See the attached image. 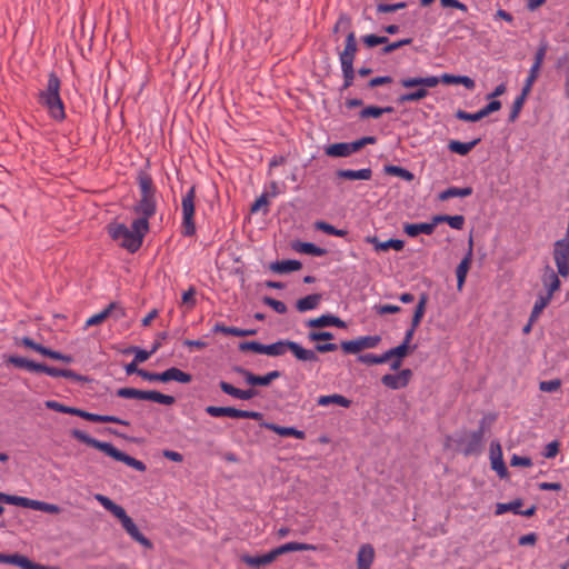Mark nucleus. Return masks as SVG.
Wrapping results in <instances>:
<instances>
[{"mask_svg": "<svg viewBox=\"0 0 569 569\" xmlns=\"http://www.w3.org/2000/svg\"><path fill=\"white\" fill-rule=\"evenodd\" d=\"M315 227L317 230H320L327 234L336 236V237H346L348 234V231L345 229H337L332 224L326 222V221H317L315 223Z\"/></svg>", "mask_w": 569, "mask_h": 569, "instance_id": "obj_44", "label": "nucleus"}, {"mask_svg": "<svg viewBox=\"0 0 569 569\" xmlns=\"http://www.w3.org/2000/svg\"><path fill=\"white\" fill-rule=\"evenodd\" d=\"M262 427L273 431L274 433L281 437H295L300 440H303L306 438V432L295 427H282L272 422H264L262 423Z\"/></svg>", "mask_w": 569, "mask_h": 569, "instance_id": "obj_24", "label": "nucleus"}, {"mask_svg": "<svg viewBox=\"0 0 569 569\" xmlns=\"http://www.w3.org/2000/svg\"><path fill=\"white\" fill-rule=\"evenodd\" d=\"M490 462L491 468L500 478H506L508 476V469L502 457V449L498 441H492L490 445Z\"/></svg>", "mask_w": 569, "mask_h": 569, "instance_id": "obj_16", "label": "nucleus"}, {"mask_svg": "<svg viewBox=\"0 0 569 569\" xmlns=\"http://www.w3.org/2000/svg\"><path fill=\"white\" fill-rule=\"evenodd\" d=\"M277 558L273 553V550L262 555V556H244L242 558L243 562L248 566L259 568L261 566H266L274 561Z\"/></svg>", "mask_w": 569, "mask_h": 569, "instance_id": "obj_36", "label": "nucleus"}, {"mask_svg": "<svg viewBox=\"0 0 569 569\" xmlns=\"http://www.w3.org/2000/svg\"><path fill=\"white\" fill-rule=\"evenodd\" d=\"M548 42L546 40H542L540 43H539V47L535 53V57H533V63L531 67H536L538 69H541V66L543 63V60L546 58V53L548 51Z\"/></svg>", "mask_w": 569, "mask_h": 569, "instance_id": "obj_51", "label": "nucleus"}, {"mask_svg": "<svg viewBox=\"0 0 569 569\" xmlns=\"http://www.w3.org/2000/svg\"><path fill=\"white\" fill-rule=\"evenodd\" d=\"M240 351H252L260 355H267V345L259 341H244L239 345Z\"/></svg>", "mask_w": 569, "mask_h": 569, "instance_id": "obj_46", "label": "nucleus"}, {"mask_svg": "<svg viewBox=\"0 0 569 569\" xmlns=\"http://www.w3.org/2000/svg\"><path fill=\"white\" fill-rule=\"evenodd\" d=\"M263 303L271 307L279 315H283L287 312L286 303L280 300H276L271 297H264Z\"/></svg>", "mask_w": 569, "mask_h": 569, "instance_id": "obj_59", "label": "nucleus"}, {"mask_svg": "<svg viewBox=\"0 0 569 569\" xmlns=\"http://www.w3.org/2000/svg\"><path fill=\"white\" fill-rule=\"evenodd\" d=\"M107 318H109V311L107 309V307L100 311L99 313H96L93 316H91L87 321H86V327H92V326H98L100 323H102Z\"/></svg>", "mask_w": 569, "mask_h": 569, "instance_id": "obj_62", "label": "nucleus"}, {"mask_svg": "<svg viewBox=\"0 0 569 569\" xmlns=\"http://www.w3.org/2000/svg\"><path fill=\"white\" fill-rule=\"evenodd\" d=\"M137 181L140 190V199L132 207V212L137 216L134 220L149 222V219L157 212V189L151 176L147 172H140Z\"/></svg>", "mask_w": 569, "mask_h": 569, "instance_id": "obj_3", "label": "nucleus"}, {"mask_svg": "<svg viewBox=\"0 0 569 569\" xmlns=\"http://www.w3.org/2000/svg\"><path fill=\"white\" fill-rule=\"evenodd\" d=\"M471 262H472V241L470 240L469 250L456 269L457 287L459 290H461L465 284L467 273L470 269Z\"/></svg>", "mask_w": 569, "mask_h": 569, "instance_id": "obj_21", "label": "nucleus"}, {"mask_svg": "<svg viewBox=\"0 0 569 569\" xmlns=\"http://www.w3.org/2000/svg\"><path fill=\"white\" fill-rule=\"evenodd\" d=\"M159 348V343H156L150 351L140 349V348H133L134 351V362L141 363L147 361L153 352Z\"/></svg>", "mask_w": 569, "mask_h": 569, "instance_id": "obj_56", "label": "nucleus"}, {"mask_svg": "<svg viewBox=\"0 0 569 569\" xmlns=\"http://www.w3.org/2000/svg\"><path fill=\"white\" fill-rule=\"evenodd\" d=\"M527 97H528V94H525L523 91L521 90L520 96H518L515 99L512 107H511L510 114H509V119H508L509 122H515L518 119Z\"/></svg>", "mask_w": 569, "mask_h": 569, "instance_id": "obj_45", "label": "nucleus"}, {"mask_svg": "<svg viewBox=\"0 0 569 569\" xmlns=\"http://www.w3.org/2000/svg\"><path fill=\"white\" fill-rule=\"evenodd\" d=\"M375 559V549L371 545H362L357 553V568L370 569Z\"/></svg>", "mask_w": 569, "mask_h": 569, "instance_id": "obj_26", "label": "nucleus"}, {"mask_svg": "<svg viewBox=\"0 0 569 569\" xmlns=\"http://www.w3.org/2000/svg\"><path fill=\"white\" fill-rule=\"evenodd\" d=\"M206 412L214 418L220 417H230V418H242V419H253V420H260L262 418V413L258 411H248V410H241L233 407H216V406H208L206 408Z\"/></svg>", "mask_w": 569, "mask_h": 569, "instance_id": "obj_13", "label": "nucleus"}, {"mask_svg": "<svg viewBox=\"0 0 569 569\" xmlns=\"http://www.w3.org/2000/svg\"><path fill=\"white\" fill-rule=\"evenodd\" d=\"M409 349H410V346L401 342L399 346L387 350L385 352L386 357H387V361H389L393 357L403 359L408 355Z\"/></svg>", "mask_w": 569, "mask_h": 569, "instance_id": "obj_52", "label": "nucleus"}, {"mask_svg": "<svg viewBox=\"0 0 569 569\" xmlns=\"http://www.w3.org/2000/svg\"><path fill=\"white\" fill-rule=\"evenodd\" d=\"M439 83H446V84H462L468 90H473L476 87V82L473 79H471L468 76H455L449 73H443L442 76L438 77Z\"/></svg>", "mask_w": 569, "mask_h": 569, "instance_id": "obj_27", "label": "nucleus"}, {"mask_svg": "<svg viewBox=\"0 0 569 569\" xmlns=\"http://www.w3.org/2000/svg\"><path fill=\"white\" fill-rule=\"evenodd\" d=\"M181 210H182L181 233L184 237H192L196 234V223H194L196 187L194 186L190 187V189L182 197Z\"/></svg>", "mask_w": 569, "mask_h": 569, "instance_id": "obj_10", "label": "nucleus"}, {"mask_svg": "<svg viewBox=\"0 0 569 569\" xmlns=\"http://www.w3.org/2000/svg\"><path fill=\"white\" fill-rule=\"evenodd\" d=\"M43 356L49 357V358H51L53 360L63 361L66 363H70L73 360L71 356L61 353V352L56 351V350H51V349H49L47 347L44 349Z\"/></svg>", "mask_w": 569, "mask_h": 569, "instance_id": "obj_63", "label": "nucleus"}, {"mask_svg": "<svg viewBox=\"0 0 569 569\" xmlns=\"http://www.w3.org/2000/svg\"><path fill=\"white\" fill-rule=\"evenodd\" d=\"M340 347L345 353H350V355H356V353L365 350L360 338H357L355 340L342 341Z\"/></svg>", "mask_w": 569, "mask_h": 569, "instance_id": "obj_49", "label": "nucleus"}, {"mask_svg": "<svg viewBox=\"0 0 569 569\" xmlns=\"http://www.w3.org/2000/svg\"><path fill=\"white\" fill-rule=\"evenodd\" d=\"M480 138H477L472 141H469V142H461V141H458V140H451L449 143H448V149L453 152V153H457V154H460V156H466L468 154L479 142H480Z\"/></svg>", "mask_w": 569, "mask_h": 569, "instance_id": "obj_35", "label": "nucleus"}, {"mask_svg": "<svg viewBox=\"0 0 569 569\" xmlns=\"http://www.w3.org/2000/svg\"><path fill=\"white\" fill-rule=\"evenodd\" d=\"M322 300V296L320 293L308 295L296 302V308L299 312H307L310 310H315L319 307Z\"/></svg>", "mask_w": 569, "mask_h": 569, "instance_id": "obj_30", "label": "nucleus"}, {"mask_svg": "<svg viewBox=\"0 0 569 569\" xmlns=\"http://www.w3.org/2000/svg\"><path fill=\"white\" fill-rule=\"evenodd\" d=\"M550 301H551L550 296L541 295L537 298V300L533 305V308L531 310V313H530L531 322H536L539 319L541 312L550 303Z\"/></svg>", "mask_w": 569, "mask_h": 569, "instance_id": "obj_42", "label": "nucleus"}, {"mask_svg": "<svg viewBox=\"0 0 569 569\" xmlns=\"http://www.w3.org/2000/svg\"><path fill=\"white\" fill-rule=\"evenodd\" d=\"M358 361L361 363L372 366V365H381L387 362L386 353L375 355V353H365L358 357Z\"/></svg>", "mask_w": 569, "mask_h": 569, "instance_id": "obj_47", "label": "nucleus"}, {"mask_svg": "<svg viewBox=\"0 0 569 569\" xmlns=\"http://www.w3.org/2000/svg\"><path fill=\"white\" fill-rule=\"evenodd\" d=\"M301 267L302 264L298 260H281L270 263L269 269L276 273H288L298 271Z\"/></svg>", "mask_w": 569, "mask_h": 569, "instance_id": "obj_33", "label": "nucleus"}, {"mask_svg": "<svg viewBox=\"0 0 569 569\" xmlns=\"http://www.w3.org/2000/svg\"><path fill=\"white\" fill-rule=\"evenodd\" d=\"M109 311V318H113L116 321L126 317V309L117 301H113L107 306Z\"/></svg>", "mask_w": 569, "mask_h": 569, "instance_id": "obj_54", "label": "nucleus"}, {"mask_svg": "<svg viewBox=\"0 0 569 569\" xmlns=\"http://www.w3.org/2000/svg\"><path fill=\"white\" fill-rule=\"evenodd\" d=\"M340 66H341V71H342V77H343V83H342L341 90H346L353 84L356 72L353 69V64H340Z\"/></svg>", "mask_w": 569, "mask_h": 569, "instance_id": "obj_48", "label": "nucleus"}, {"mask_svg": "<svg viewBox=\"0 0 569 569\" xmlns=\"http://www.w3.org/2000/svg\"><path fill=\"white\" fill-rule=\"evenodd\" d=\"M351 403L352 401L350 399L339 393L320 396L317 399V405L321 407L337 405L343 408H349Z\"/></svg>", "mask_w": 569, "mask_h": 569, "instance_id": "obj_29", "label": "nucleus"}, {"mask_svg": "<svg viewBox=\"0 0 569 569\" xmlns=\"http://www.w3.org/2000/svg\"><path fill=\"white\" fill-rule=\"evenodd\" d=\"M337 177L348 180H370L372 177V170L370 168H363L360 170L352 169H340L336 172Z\"/></svg>", "mask_w": 569, "mask_h": 569, "instance_id": "obj_28", "label": "nucleus"}, {"mask_svg": "<svg viewBox=\"0 0 569 569\" xmlns=\"http://www.w3.org/2000/svg\"><path fill=\"white\" fill-rule=\"evenodd\" d=\"M338 349V346L332 342L317 343L315 350L306 349L301 345L291 340H279L271 345H267V356L280 357L287 351H291L297 360L302 362H318L319 357L317 352L326 353L332 352Z\"/></svg>", "mask_w": 569, "mask_h": 569, "instance_id": "obj_2", "label": "nucleus"}, {"mask_svg": "<svg viewBox=\"0 0 569 569\" xmlns=\"http://www.w3.org/2000/svg\"><path fill=\"white\" fill-rule=\"evenodd\" d=\"M392 111H393L392 107L368 106L360 111L359 116L361 119H367V118L377 119V118L381 117L383 113H390Z\"/></svg>", "mask_w": 569, "mask_h": 569, "instance_id": "obj_41", "label": "nucleus"}, {"mask_svg": "<svg viewBox=\"0 0 569 569\" xmlns=\"http://www.w3.org/2000/svg\"><path fill=\"white\" fill-rule=\"evenodd\" d=\"M117 396L123 399H138L153 401L157 403L171 406L176 402L174 397L163 395L157 390H140L136 388H119Z\"/></svg>", "mask_w": 569, "mask_h": 569, "instance_id": "obj_11", "label": "nucleus"}, {"mask_svg": "<svg viewBox=\"0 0 569 569\" xmlns=\"http://www.w3.org/2000/svg\"><path fill=\"white\" fill-rule=\"evenodd\" d=\"M310 328H325L335 326L338 328H345L346 323L338 317L332 315H322L318 318L310 319L306 323Z\"/></svg>", "mask_w": 569, "mask_h": 569, "instance_id": "obj_25", "label": "nucleus"}, {"mask_svg": "<svg viewBox=\"0 0 569 569\" xmlns=\"http://www.w3.org/2000/svg\"><path fill=\"white\" fill-rule=\"evenodd\" d=\"M37 372L46 373L50 377L58 378L63 377L71 380L80 381L82 377L70 369H59L54 367L47 366L44 363H38Z\"/></svg>", "mask_w": 569, "mask_h": 569, "instance_id": "obj_20", "label": "nucleus"}, {"mask_svg": "<svg viewBox=\"0 0 569 569\" xmlns=\"http://www.w3.org/2000/svg\"><path fill=\"white\" fill-rule=\"evenodd\" d=\"M361 40L369 48L389 42V39L387 37L376 34H366L361 38Z\"/></svg>", "mask_w": 569, "mask_h": 569, "instance_id": "obj_55", "label": "nucleus"}, {"mask_svg": "<svg viewBox=\"0 0 569 569\" xmlns=\"http://www.w3.org/2000/svg\"><path fill=\"white\" fill-rule=\"evenodd\" d=\"M163 382L177 381L180 383H189L192 380V376L187 373L179 368L171 367L162 372Z\"/></svg>", "mask_w": 569, "mask_h": 569, "instance_id": "obj_32", "label": "nucleus"}, {"mask_svg": "<svg viewBox=\"0 0 569 569\" xmlns=\"http://www.w3.org/2000/svg\"><path fill=\"white\" fill-rule=\"evenodd\" d=\"M17 343H19L21 346H24L27 348H30V349L39 352L42 356H43V352H44V349H46L44 346H42L40 343H37L36 341H33L29 337H22L21 339L17 340Z\"/></svg>", "mask_w": 569, "mask_h": 569, "instance_id": "obj_60", "label": "nucleus"}, {"mask_svg": "<svg viewBox=\"0 0 569 569\" xmlns=\"http://www.w3.org/2000/svg\"><path fill=\"white\" fill-rule=\"evenodd\" d=\"M399 84L405 89H413L405 92L397 98L398 104L409 102H418L428 97V89L435 88L439 84L438 76L428 77H407L399 80Z\"/></svg>", "mask_w": 569, "mask_h": 569, "instance_id": "obj_8", "label": "nucleus"}, {"mask_svg": "<svg viewBox=\"0 0 569 569\" xmlns=\"http://www.w3.org/2000/svg\"><path fill=\"white\" fill-rule=\"evenodd\" d=\"M485 436V419L481 420L479 429L471 432L462 433L457 443L465 456L479 455L482 449V441Z\"/></svg>", "mask_w": 569, "mask_h": 569, "instance_id": "obj_12", "label": "nucleus"}, {"mask_svg": "<svg viewBox=\"0 0 569 569\" xmlns=\"http://www.w3.org/2000/svg\"><path fill=\"white\" fill-rule=\"evenodd\" d=\"M219 387L228 396H231V397L240 399V400H250V399L257 397L259 393L258 390L254 388L242 390V389L236 388L234 386H232L231 383H229L227 381H220Z\"/></svg>", "mask_w": 569, "mask_h": 569, "instance_id": "obj_19", "label": "nucleus"}, {"mask_svg": "<svg viewBox=\"0 0 569 569\" xmlns=\"http://www.w3.org/2000/svg\"><path fill=\"white\" fill-rule=\"evenodd\" d=\"M94 499L121 522L122 528L132 540L140 543L146 549L153 548L151 540L140 532L134 521L127 515L126 510L120 505H117L109 497L101 493H97Z\"/></svg>", "mask_w": 569, "mask_h": 569, "instance_id": "obj_7", "label": "nucleus"}, {"mask_svg": "<svg viewBox=\"0 0 569 569\" xmlns=\"http://www.w3.org/2000/svg\"><path fill=\"white\" fill-rule=\"evenodd\" d=\"M236 371L243 377L247 385L252 387L269 386L273 380L278 379L281 376L280 371L278 370L270 371L264 376L254 375L251 371L240 367L236 368Z\"/></svg>", "mask_w": 569, "mask_h": 569, "instance_id": "obj_14", "label": "nucleus"}, {"mask_svg": "<svg viewBox=\"0 0 569 569\" xmlns=\"http://www.w3.org/2000/svg\"><path fill=\"white\" fill-rule=\"evenodd\" d=\"M272 550L277 558L287 552L316 550V546L309 545V543H303V542L291 541V542L281 545Z\"/></svg>", "mask_w": 569, "mask_h": 569, "instance_id": "obj_31", "label": "nucleus"}, {"mask_svg": "<svg viewBox=\"0 0 569 569\" xmlns=\"http://www.w3.org/2000/svg\"><path fill=\"white\" fill-rule=\"evenodd\" d=\"M309 341H330L335 338L330 331H310L307 336Z\"/></svg>", "mask_w": 569, "mask_h": 569, "instance_id": "obj_61", "label": "nucleus"}, {"mask_svg": "<svg viewBox=\"0 0 569 569\" xmlns=\"http://www.w3.org/2000/svg\"><path fill=\"white\" fill-rule=\"evenodd\" d=\"M559 276L561 274L559 272H555V270L549 264L545 266L541 276L542 284L547 290L545 296H550L552 299L553 293L559 290L561 284Z\"/></svg>", "mask_w": 569, "mask_h": 569, "instance_id": "obj_17", "label": "nucleus"}, {"mask_svg": "<svg viewBox=\"0 0 569 569\" xmlns=\"http://www.w3.org/2000/svg\"><path fill=\"white\" fill-rule=\"evenodd\" d=\"M61 81L58 76L51 72L47 86L39 92L38 102L47 109L48 114L56 121L66 119L64 103L60 97Z\"/></svg>", "mask_w": 569, "mask_h": 569, "instance_id": "obj_4", "label": "nucleus"}, {"mask_svg": "<svg viewBox=\"0 0 569 569\" xmlns=\"http://www.w3.org/2000/svg\"><path fill=\"white\" fill-rule=\"evenodd\" d=\"M325 152L329 157L333 158H346L357 152L355 143L352 142H339L328 146Z\"/></svg>", "mask_w": 569, "mask_h": 569, "instance_id": "obj_22", "label": "nucleus"}, {"mask_svg": "<svg viewBox=\"0 0 569 569\" xmlns=\"http://www.w3.org/2000/svg\"><path fill=\"white\" fill-rule=\"evenodd\" d=\"M385 172L388 174L395 176V177H399L406 181H412L415 178V176L411 171H409L402 167L393 166V164L386 166Z\"/></svg>", "mask_w": 569, "mask_h": 569, "instance_id": "obj_43", "label": "nucleus"}, {"mask_svg": "<svg viewBox=\"0 0 569 569\" xmlns=\"http://www.w3.org/2000/svg\"><path fill=\"white\" fill-rule=\"evenodd\" d=\"M437 226L438 222L435 221L433 216L431 222L407 223L405 224L403 230L409 237L413 238L419 236L420 233L431 234Z\"/></svg>", "mask_w": 569, "mask_h": 569, "instance_id": "obj_23", "label": "nucleus"}, {"mask_svg": "<svg viewBox=\"0 0 569 569\" xmlns=\"http://www.w3.org/2000/svg\"><path fill=\"white\" fill-rule=\"evenodd\" d=\"M427 302H428V296L426 293H422L419 298V301H418L415 312H413L415 318L422 320L425 312H426Z\"/></svg>", "mask_w": 569, "mask_h": 569, "instance_id": "obj_64", "label": "nucleus"}, {"mask_svg": "<svg viewBox=\"0 0 569 569\" xmlns=\"http://www.w3.org/2000/svg\"><path fill=\"white\" fill-rule=\"evenodd\" d=\"M70 435L72 438L77 439L78 441H80L87 446H90L92 448H96V449L104 452L107 456L113 458L114 460L121 461L138 471L146 470V465L142 461L120 451L110 442L100 441L79 429H72L70 431Z\"/></svg>", "mask_w": 569, "mask_h": 569, "instance_id": "obj_5", "label": "nucleus"}, {"mask_svg": "<svg viewBox=\"0 0 569 569\" xmlns=\"http://www.w3.org/2000/svg\"><path fill=\"white\" fill-rule=\"evenodd\" d=\"M94 499L121 522L122 528L132 540L140 543L146 549L153 548L151 540L140 532L134 521L127 515L126 510L120 505H117L109 497L101 493H97Z\"/></svg>", "mask_w": 569, "mask_h": 569, "instance_id": "obj_6", "label": "nucleus"}, {"mask_svg": "<svg viewBox=\"0 0 569 569\" xmlns=\"http://www.w3.org/2000/svg\"><path fill=\"white\" fill-rule=\"evenodd\" d=\"M357 51L358 44L356 33L353 31H350L347 34L345 48L339 53L340 64H353Z\"/></svg>", "mask_w": 569, "mask_h": 569, "instance_id": "obj_18", "label": "nucleus"}, {"mask_svg": "<svg viewBox=\"0 0 569 569\" xmlns=\"http://www.w3.org/2000/svg\"><path fill=\"white\" fill-rule=\"evenodd\" d=\"M12 565L22 569H37L38 563L30 561L27 557L14 553Z\"/></svg>", "mask_w": 569, "mask_h": 569, "instance_id": "obj_58", "label": "nucleus"}, {"mask_svg": "<svg viewBox=\"0 0 569 569\" xmlns=\"http://www.w3.org/2000/svg\"><path fill=\"white\" fill-rule=\"evenodd\" d=\"M473 192L471 187H465V188H458V187H450L443 191H441L438 194V199L441 201H446L450 198L460 197L466 198L471 196Z\"/></svg>", "mask_w": 569, "mask_h": 569, "instance_id": "obj_37", "label": "nucleus"}, {"mask_svg": "<svg viewBox=\"0 0 569 569\" xmlns=\"http://www.w3.org/2000/svg\"><path fill=\"white\" fill-rule=\"evenodd\" d=\"M522 506V501L520 499L513 500L508 503H498L496 508V515H502L507 511H512L513 513H520V507Z\"/></svg>", "mask_w": 569, "mask_h": 569, "instance_id": "obj_50", "label": "nucleus"}, {"mask_svg": "<svg viewBox=\"0 0 569 569\" xmlns=\"http://www.w3.org/2000/svg\"><path fill=\"white\" fill-rule=\"evenodd\" d=\"M539 72H540V69H538L536 67H531L529 69L528 77H527L525 84L521 89L525 94H529L531 92L532 86L539 77Z\"/></svg>", "mask_w": 569, "mask_h": 569, "instance_id": "obj_53", "label": "nucleus"}, {"mask_svg": "<svg viewBox=\"0 0 569 569\" xmlns=\"http://www.w3.org/2000/svg\"><path fill=\"white\" fill-rule=\"evenodd\" d=\"M295 250L300 252V253H305V254H311V256H315V257H321V256H325L327 253V250L323 249V248H320L318 246H316L315 243H311V242H297L295 246H293Z\"/></svg>", "mask_w": 569, "mask_h": 569, "instance_id": "obj_38", "label": "nucleus"}, {"mask_svg": "<svg viewBox=\"0 0 569 569\" xmlns=\"http://www.w3.org/2000/svg\"><path fill=\"white\" fill-rule=\"evenodd\" d=\"M46 407L51 409V410H54L57 412L77 416V417H80V418L86 419V420L91 421V422L118 423V425H122V426H129V421L123 420V419H121L119 417L109 416V415L91 413V412L84 411V410L79 409V408L64 406V405H62V403H60L58 401H54V400H48L46 402Z\"/></svg>", "mask_w": 569, "mask_h": 569, "instance_id": "obj_9", "label": "nucleus"}, {"mask_svg": "<svg viewBox=\"0 0 569 569\" xmlns=\"http://www.w3.org/2000/svg\"><path fill=\"white\" fill-rule=\"evenodd\" d=\"M378 247L381 249V251H387L389 249L401 251L405 247V241L400 239H389L387 241H382V243H379Z\"/></svg>", "mask_w": 569, "mask_h": 569, "instance_id": "obj_57", "label": "nucleus"}, {"mask_svg": "<svg viewBox=\"0 0 569 569\" xmlns=\"http://www.w3.org/2000/svg\"><path fill=\"white\" fill-rule=\"evenodd\" d=\"M213 332H220L226 336H234V337H248L257 333L253 329H240L237 327H227L223 323H216L213 327Z\"/></svg>", "mask_w": 569, "mask_h": 569, "instance_id": "obj_34", "label": "nucleus"}, {"mask_svg": "<svg viewBox=\"0 0 569 569\" xmlns=\"http://www.w3.org/2000/svg\"><path fill=\"white\" fill-rule=\"evenodd\" d=\"M412 378V371L411 369H402L398 373L391 375H385L381 378V382L385 387L398 390L407 387Z\"/></svg>", "mask_w": 569, "mask_h": 569, "instance_id": "obj_15", "label": "nucleus"}, {"mask_svg": "<svg viewBox=\"0 0 569 569\" xmlns=\"http://www.w3.org/2000/svg\"><path fill=\"white\" fill-rule=\"evenodd\" d=\"M8 363L13 365L17 368L26 369L30 372H37L38 362L28 360L20 356H9L7 359Z\"/></svg>", "mask_w": 569, "mask_h": 569, "instance_id": "obj_40", "label": "nucleus"}, {"mask_svg": "<svg viewBox=\"0 0 569 569\" xmlns=\"http://www.w3.org/2000/svg\"><path fill=\"white\" fill-rule=\"evenodd\" d=\"M435 221L439 223L447 222L452 229L461 230L465 226V217L461 214L456 216H447V214H437L435 216Z\"/></svg>", "mask_w": 569, "mask_h": 569, "instance_id": "obj_39", "label": "nucleus"}, {"mask_svg": "<svg viewBox=\"0 0 569 569\" xmlns=\"http://www.w3.org/2000/svg\"><path fill=\"white\" fill-rule=\"evenodd\" d=\"M149 229V222L144 220H133L130 228L124 223H110L108 226V233L112 240L118 241L122 248L134 253L141 248Z\"/></svg>", "mask_w": 569, "mask_h": 569, "instance_id": "obj_1", "label": "nucleus"}]
</instances>
